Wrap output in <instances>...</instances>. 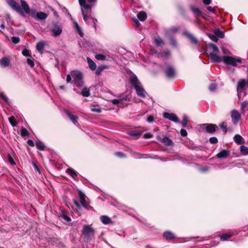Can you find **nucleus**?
<instances>
[{"label": "nucleus", "instance_id": "nucleus-1", "mask_svg": "<svg viewBox=\"0 0 248 248\" xmlns=\"http://www.w3.org/2000/svg\"><path fill=\"white\" fill-rule=\"evenodd\" d=\"M210 47L212 49L213 52L210 53L209 57L212 62L219 63L223 62L226 65L236 66L237 64L242 62V60L239 58L233 57L232 56H219L218 55L219 49L217 46L214 44L210 45Z\"/></svg>", "mask_w": 248, "mask_h": 248}, {"label": "nucleus", "instance_id": "nucleus-2", "mask_svg": "<svg viewBox=\"0 0 248 248\" xmlns=\"http://www.w3.org/2000/svg\"><path fill=\"white\" fill-rule=\"evenodd\" d=\"M97 0H78L81 7V11L84 20L88 25H93L95 29L96 28V19L91 17L92 7Z\"/></svg>", "mask_w": 248, "mask_h": 248}, {"label": "nucleus", "instance_id": "nucleus-3", "mask_svg": "<svg viewBox=\"0 0 248 248\" xmlns=\"http://www.w3.org/2000/svg\"><path fill=\"white\" fill-rule=\"evenodd\" d=\"M8 5L20 15L25 17V13L29 14L30 13V9L27 2L24 0H20V3L23 10L20 8V5L14 0H6Z\"/></svg>", "mask_w": 248, "mask_h": 248}, {"label": "nucleus", "instance_id": "nucleus-4", "mask_svg": "<svg viewBox=\"0 0 248 248\" xmlns=\"http://www.w3.org/2000/svg\"><path fill=\"white\" fill-rule=\"evenodd\" d=\"M130 82L136 91L137 94L143 98L146 97V92L144 90L138 78H130Z\"/></svg>", "mask_w": 248, "mask_h": 248}, {"label": "nucleus", "instance_id": "nucleus-5", "mask_svg": "<svg viewBox=\"0 0 248 248\" xmlns=\"http://www.w3.org/2000/svg\"><path fill=\"white\" fill-rule=\"evenodd\" d=\"M82 233L87 238L91 239L93 236L94 230L91 225H84L83 227Z\"/></svg>", "mask_w": 248, "mask_h": 248}, {"label": "nucleus", "instance_id": "nucleus-6", "mask_svg": "<svg viewBox=\"0 0 248 248\" xmlns=\"http://www.w3.org/2000/svg\"><path fill=\"white\" fill-rule=\"evenodd\" d=\"M163 116L164 118L168 119L172 122L175 123H179V120L176 115L173 113H169L168 112H164L163 113Z\"/></svg>", "mask_w": 248, "mask_h": 248}, {"label": "nucleus", "instance_id": "nucleus-7", "mask_svg": "<svg viewBox=\"0 0 248 248\" xmlns=\"http://www.w3.org/2000/svg\"><path fill=\"white\" fill-rule=\"evenodd\" d=\"M203 127L206 129L207 132L211 133L215 132L217 128V125L212 124H204Z\"/></svg>", "mask_w": 248, "mask_h": 248}, {"label": "nucleus", "instance_id": "nucleus-8", "mask_svg": "<svg viewBox=\"0 0 248 248\" xmlns=\"http://www.w3.org/2000/svg\"><path fill=\"white\" fill-rule=\"evenodd\" d=\"M231 117L233 123L236 124L238 122L240 119V114L238 111L233 110L232 111Z\"/></svg>", "mask_w": 248, "mask_h": 248}, {"label": "nucleus", "instance_id": "nucleus-9", "mask_svg": "<svg viewBox=\"0 0 248 248\" xmlns=\"http://www.w3.org/2000/svg\"><path fill=\"white\" fill-rule=\"evenodd\" d=\"M10 63V59L8 57H2L0 59V66L1 67H6L8 66Z\"/></svg>", "mask_w": 248, "mask_h": 248}, {"label": "nucleus", "instance_id": "nucleus-10", "mask_svg": "<svg viewBox=\"0 0 248 248\" xmlns=\"http://www.w3.org/2000/svg\"><path fill=\"white\" fill-rule=\"evenodd\" d=\"M78 196L81 205L85 208H87L88 204L85 200V195L81 191H78Z\"/></svg>", "mask_w": 248, "mask_h": 248}, {"label": "nucleus", "instance_id": "nucleus-11", "mask_svg": "<svg viewBox=\"0 0 248 248\" xmlns=\"http://www.w3.org/2000/svg\"><path fill=\"white\" fill-rule=\"evenodd\" d=\"M230 152L229 150H223L217 155L218 158H226L230 155Z\"/></svg>", "mask_w": 248, "mask_h": 248}, {"label": "nucleus", "instance_id": "nucleus-12", "mask_svg": "<svg viewBox=\"0 0 248 248\" xmlns=\"http://www.w3.org/2000/svg\"><path fill=\"white\" fill-rule=\"evenodd\" d=\"M184 34L190 40L191 43L196 45L198 44V40L191 33L188 31H185L184 32Z\"/></svg>", "mask_w": 248, "mask_h": 248}, {"label": "nucleus", "instance_id": "nucleus-13", "mask_svg": "<svg viewBox=\"0 0 248 248\" xmlns=\"http://www.w3.org/2000/svg\"><path fill=\"white\" fill-rule=\"evenodd\" d=\"M53 35L55 37L60 35L62 32V28L58 26H55L51 30Z\"/></svg>", "mask_w": 248, "mask_h": 248}, {"label": "nucleus", "instance_id": "nucleus-14", "mask_svg": "<svg viewBox=\"0 0 248 248\" xmlns=\"http://www.w3.org/2000/svg\"><path fill=\"white\" fill-rule=\"evenodd\" d=\"M82 78V73L78 70L72 71L71 74H68L66 78Z\"/></svg>", "mask_w": 248, "mask_h": 248}, {"label": "nucleus", "instance_id": "nucleus-15", "mask_svg": "<svg viewBox=\"0 0 248 248\" xmlns=\"http://www.w3.org/2000/svg\"><path fill=\"white\" fill-rule=\"evenodd\" d=\"M47 17L46 14L43 12H39L36 13L35 18L38 20H44Z\"/></svg>", "mask_w": 248, "mask_h": 248}, {"label": "nucleus", "instance_id": "nucleus-16", "mask_svg": "<svg viewBox=\"0 0 248 248\" xmlns=\"http://www.w3.org/2000/svg\"><path fill=\"white\" fill-rule=\"evenodd\" d=\"M159 140L166 145L169 146L172 144V141L168 137H165L163 138H160Z\"/></svg>", "mask_w": 248, "mask_h": 248}, {"label": "nucleus", "instance_id": "nucleus-17", "mask_svg": "<svg viewBox=\"0 0 248 248\" xmlns=\"http://www.w3.org/2000/svg\"><path fill=\"white\" fill-rule=\"evenodd\" d=\"M65 113L69 117L71 121L74 123L76 124L77 122L78 117L77 115H75L69 112L68 110H65Z\"/></svg>", "mask_w": 248, "mask_h": 248}, {"label": "nucleus", "instance_id": "nucleus-18", "mask_svg": "<svg viewBox=\"0 0 248 248\" xmlns=\"http://www.w3.org/2000/svg\"><path fill=\"white\" fill-rule=\"evenodd\" d=\"M166 75L168 77H173L175 75V71L171 67H168L166 71Z\"/></svg>", "mask_w": 248, "mask_h": 248}, {"label": "nucleus", "instance_id": "nucleus-19", "mask_svg": "<svg viewBox=\"0 0 248 248\" xmlns=\"http://www.w3.org/2000/svg\"><path fill=\"white\" fill-rule=\"evenodd\" d=\"M100 220L104 224H108L111 223V219L107 216H102Z\"/></svg>", "mask_w": 248, "mask_h": 248}, {"label": "nucleus", "instance_id": "nucleus-20", "mask_svg": "<svg viewBox=\"0 0 248 248\" xmlns=\"http://www.w3.org/2000/svg\"><path fill=\"white\" fill-rule=\"evenodd\" d=\"M234 141L238 144H241L244 143V139L239 135H235L233 137Z\"/></svg>", "mask_w": 248, "mask_h": 248}, {"label": "nucleus", "instance_id": "nucleus-21", "mask_svg": "<svg viewBox=\"0 0 248 248\" xmlns=\"http://www.w3.org/2000/svg\"><path fill=\"white\" fill-rule=\"evenodd\" d=\"M137 16L140 21H143L146 19L147 15L145 12L141 11L138 14Z\"/></svg>", "mask_w": 248, "mask_h": 248}, {"label": "nucleus", "instance_id": "nucleus-22", "mask_svg": "<svg viewBox=\"0 0 248 248\" xmlns=\"http://www.w3.org/2000/svg\"><path fill=\"white\" fill-rule=\"evenodd\" d=\"M232 233L229 232L223 234L220 236V240L223 241L228 240L232 235Z\"/></svg>", "mask_w": 248, "mask_h": 248}, {"label": "nucleus", "instance_id": "nucleus-23", "mask_svg": "<svg viewBox=\"0 0 248 248\" xmlns=\"http://www.w3.org/2000/svg\"><path fill=\"white\" fill-rule=\"evenodd\" d=\"M164 237L167 240L171 239L174 238V234L170 232H166L164 233Z\"/></svg>", "mask_w": 248, "mask_h": 248}, {"label": "nucleus", "instance_id": "nucleus-24", "mask_svg": "<svg viewBox=\"0 0 248 248\" xmlns=\"http://www.w3.org/2000/svg\"><path fill=\"white\" fill-rule=\"evenodd\" d=\"M87 61L89 67L92 70H94L96 68V64L90 58H87Z\"/></svg>", "mask_w": 248, "mask_h": 248}, {"label": "nucleus", "instance_id": "nucleus-25", "mask_svg": "<svg viewBox=\"0 0 248 248\" xmlns=\"http://www.w3.org/2000/svg\"><path fill=\"white\" fill-rule=\"evenodd\" d=\"M45 46V44L44 41H40L39 42H38L37 44L36 49L39 51H40L44 49Z\"/></svg>", "mask_w": 248, "mask_h": 248}, {"label": "nucleus", "instance_id": "nucleus-26", "mask_svg": "<svg viewBox=\"0 0 248 248\" xmlns=\"http://www.w3.org/2000/svg\"><path fill=\"white\" fill-rule=\"evenodd\" d=\"M214 33L216 34L217 37H218L219 38H223L224 37V33L218 29L215 30Z\"/></svg>", "mask_w": 248, "mask_h": 248}, {"label": "nucleus", "instance_id": "nucleus-27", "mask_svg": "<svg viewBox=\"0 0 248 248\" xmlns=\"http://www.w3.org/2000/svg\"><path fill=\"white\" fill-rule=\"evenodd\" d=\"M81 94L83 96H85V97H88L90 95V91H89V89L87 88V87H85L84 88L81 92Z\"/></svg>", "mask_w": 248, "mask_h": 248}, {"label": "nucleus", "instance_id": "nucleus-28", "mask_svg": "<svg viewBox=\"0 0 248 248\" xmlns=\"http://www.w3.org/2000/svg\"><path fill=\"white\" fill-rule=\"evenodd\" d=\"M74 82L76 86L78 87H81L83 85V81L82 78H75Z\"/></svg>", "mask_w": 248, "mask_h": 248}, {"label": "nucleus", "instance_id": "nucleus-29", "mask_svg": "<svg viewBox=\"0 0 248 248\" xmlns=\"http://www.w3.org/2000/svg\"><path fill=\"white\" fill-rule=\"evenodd\" d=\"M240 151L242 155H248V147L244 145H242L240 147Z\"/></svg>", "mask_w": 248, "mask_h": 248}, {"label": "nucleus", "instance_id": "nucleus-30", "mask_svg": "<svg viewBox=\"0 0 248 248\" xmlns=\"http://www.w3.org/2000/svg\"><path fill=\"white\" fill-rule=\"evenodd\" d=\"M154 40H155V44L157 46H161L164 45V42H163V40L159 37L155 38L154 39Z\"/></svg>", "mask_w": 248, "mask_h": 248}, {"label": "nucleus", "instance_id": "nucleus-31", "mask_svg": "<svg viewBox=\"0 0 248 248\" xmlns=\"http://www.w3.org/2000/svg\"><path fill=\"white\" fill-rule=\"evenodd\" d=\"M74 24L75 27L76 28L77 30L78 31L79 35L81 37H82L83 35V33L82 32V31H81V28L79 27V26L78 25V23L76 22H75L74 23Z\"/></svg>", "mask_w": 248, "mask_h": 248}, {"label": "nucleus", "instance_id": "nucleus-32", "mask_svg": "<svg viewBox=\"0 0 248 248\" xmlns=\"http://www.w3.org/2000/svg\"><path fill=\"white\" fill-rule=\"evenodd\" d=\"M8 119H9V121L10 123L13 126H15L16 125L17 123L16 122V119H15V118L14 117H13V116L10 117Z\"/></svg>", "mask_w": 248, "mask_h": 248}, {"label": "nucleus", "instance_id": "nucleus-33", "mask_svg": "<svg viewBox=\"0 0 248 248\" xmlns=\"http://www.w3.org/2000/svg\"><path fill=\"white\" fill-rule=\"evenodd\" d=\"M66 172L73 177H74L75 176H77V172L72 169H67Z\"/></svg>", "mask_w": 248, "mask_h": 248}, {"label": "nucleus", "instance_id": "nucleus-34", "mask_svg": "<svg viewBox=\"0 0 248 248\" xmlns=\"http://www.w3.org/2000/svg\"><path fill=\"white\" fill-rule=\"evenodd\" d=\"M36 146L40 150H44L45 149L44 144L40 141H37L36 143Z\"/></svg>", "mask_w": 248, "mask_h": 248}, {"label": "nucleus", "instance_id": "nucleus-35", "mask_svg": "<svg viewBox=\"0 0 248 248\" xmlns=\"http://www.w3.org/2000/svg\"><path fill=\"white\" fill-rule=\"evenodd\" d=\"M124 100H126V98H123L119 99H115L112 100L111 102L113 105H117Z\"/></svg>", "mask_w": 248, "mask_h": 248}, {"label": "nucleus", "instance_id": "nucleus-36", "mask_svg": "<svg viewBox=\"0 0 248 248\" xmlns=\"http://www.w3.org/2000/svg\"><path fill=\"white\" fill-rule=\"evenodd\" d=\"M188 121V118L186 115H184L183 117V121L182 122V124L183 127H186L187 125Z\"/></svg>", "mask_w": 248, "mask_h": 248}, {"label": "nucleus", "instance_id": "nucleus-37", "mask_svg": "<svg viewBox=\"0 0 248 248\" xmlns=\"http://www.w3.org/2000/svg\"><path fill=\"white\" fill-rule=\"evenodd\" d=\"M248 106V102L244 101L242 102L241 104V109L242 113H245V108Z\"/></svg>", "mask_w": 248, "mask_h": 248}, {"label": "nucleus", "instance_id": "nucleus-38", "mask_svg": "<svg viewBox=\"0 0 248 248\" xmlns=\"http://www.w3.org/2000/svg\"><path fill=\"white\" fill-rule=\"evenodd\" d=\"M29 132L25 128H22L21 130V135L23 137L28 136L29 135Z\"/></svg>", "mask_w": 248, "mask_h": 248}, {"label": "nucleus", "instance_id": "nucleus-39", "mask_svg": "<svg viewBox=\"0 0 248 248\" xmlns=\"http://www.w3.org/2000/svg\"><path fill=\"white\" fill-rule=\"evenodd\" d=\"M208 36L211 38L213 41L216 42H217L218 39L216 34H209Z\"/></svg>", "mask_w": 248, "mask_h": 248}, {"label": "nucleus", "instance_id": "nucleus-40", "mask_svg": "<svg viewBox=\"0 0 248 248\" xmlns=\"http://www.w3.org/2000/svg\"><path fill=\"white\" fill-rule=\"evenodd\" d=\"M215 81H214V82H215ZM217 88V85L216 84V83L215 82H213L212 83V84L210 85L209 86V90L211 91H215Z\"/></svg>", "mask_w": 248, "mask_h": 248}, {"label": "nucleus", "instance_id": "nucleus-41", "mask_svg": "<svg viewBox=\"0 0 248 248\" xmlns=\"http://www.w3.org/2000/svg\"><path fill=\"white\" fill-rule=\"evenodd\" d=\"M191 9L193 13L196 14L197 16H200L201 14V12L198 8L193 7Z\"/></svg>", "mask_w": 248, "mask_h": 248}, {"label": "nucleus", "instance_id": "nucleus-42", "mask_svg": "<svg viewBox=\"0 0 248 248\" xmlns=\"http://www.w3.org/2000/svg\"><path fill=\"white\" fill-rule=\"evenodd\" d=\"M220 127L226 132L227 129V123L224 122L219 124Z\"/></svg>", "mask_w": 248, "mask_h": 248}, {"label": "nucleus", "instance_id": "nucleus-43", "mask_svg": "<svg viewBox=\"0 0 248 248\" xmlns=\"http://www.w3.org/2000/svg\"><path fill=\"white\" fill-rule=\"evenodd\" d=\"M95 58L98 60L103 61L105 59V56L102 54H97L95 55Z\"/></svg>", "mask_w": 248, "mask_h": 248}, {"label": "nucleus", "instance_id": "nucleus-44", "mask_svg": "<svg viewBox=\"0 0 248 248\" xmlns=\"http://www.w3.org/2000/svg\"><path fill=\"white\" fill-rule=\"evenodd\" d=\"M178 30V28L176 27H173L169 29L168 31V33H175Z\"/></svg>", "mask_w": 248, "mask_h": 248}, {"label": "nucleus", "instance_id": "nucleus-45", "mask_svg": "<svg viewBox=\"0 0 248 248\" xmlns=\"http://www.w3.org/2000/svg\"><path fill=\"white\" fill-rule=\"evenodd\" d=\"M12 42L14 44H17L19 42L20 39L18 37H12Z\"/></svg>", "mask_w": 248, "mask_h": 248}, {"label": "nucleus", "instance_id": "nucleus-46", "mask_svg": "<svg viewBox=\"0 0 248 248\" xmlns=\"http://www.w3.org/2000/svg\"><path fill=\"white\" fill-rule=\"evenodd\" d=\"M209 141L212 144H215L217 142L218 140L216 137H211L209 139Z\"/></svg>", "mask_w": 248, "mask_h": 248}, {"label": "nucleus", "instance_id": "nucleus-47", "mask_svg": "<svg viewBox=\"0 0 248 248\" xmlns=\"http://www.w3.org/2000/svg\"><path fill=\"white\" fill-rule=\"evenodd\" d=\"M27 62L28 64L29 65H30L31 67H33L34 65V62H33V61H32L30 59H27Z\"/></svg>", "mask_w": 248, "mask_h": 248}, {"label": "nucleus", "instance_id": "nucleus-48", "mask_svg": "<svg viewBox=\"0 0 248 248\" xmlns=\"http://www.w3.org/2000/svg\"><path fill=\"white\" fill-rule=\"evenodd\" d=\"M8 158L9 161L10 162V163L11 165H15L16 163H15L14 159H13V158L10 155H8Z\"/></svg>", "mask_w": 248, "mask_h": 248}, {"label": "nucleus", "instance_id": "nucleus-49", "mask_svg": "<svg viewBox=\"0 0 248 248\" xmlns=\"http://www.w3.org/2000/svg\"><path fill=\"white\" fill-rule=\"evenodd\" d=\"M62 217L67 222L71 221V218L63 214L62 215Z\"/></svg>", "mask_w": 248, "mask_h": 248}, {"label": "nucleus", "instance_id": "nucleus-50", "mask_svg": "<svg viewBox=\"0 0 248 248\" xmlns=\"http://www.w3.org/2000/svg\"><path fill=\"white\" fill-rule=\"evenodd\" d=\"M36 13H36L35 10L33 9H30V13L29 14H30L33 18H35Z\"/></svg>", "mask_w": 248, "mask_h": 248}, {"label": "nucleus", "instance_id": "nucleus-51", "mask_svg": "<svg viewBox=\"0 0 248 248\" xmlns=\"http://www.w3.org/2000/svg\"><path fill=\"white\" fill-rule=\"evenodd\" d=\"M0 97L1 99H2L6 102H8V99L2 93H0Z\"/></svg>", "mask_w": 248, "mask_h": 248}, {"label": "nucleus", "instance_id": "nucleus-52", "mask_svg": "<svg viewBox=\"0 0 248 248\" xmlns=\"http://www.w3.org/2000/svg\"><path fill=\"white\" fill-rule=\"evenodd\" d=\"M180 134L182 136L185 137L187 135V132L186 131V130L185 129H182L180 130Z\"/></svg>", "mask_w": 248, "mask_h": 248}, {"label": "nucleus", "instance_id": "nucleus-53", "mask_svg": "<svg viewBox=\"0 0 248 248\" xmlns=\"http://www.w3.org/2000/svg\"><path fill=\"white\" fill-rule=\"evenodd\" d=\"M22 54L24 55V56H30V53H29V51L27 49H24L22 51Z\"/></svg>", "mask_w": 248, "mask_h": 248}, {"label": "nucleus", "instance_id": "nucleus-54", "mask_svg": "<svg viewBox=\"0 0 248 248\" xmlns=\"http://www.w3.org/2000/svg\"><path fill=\"white\" fill-rule=\"evenodd\" d=\"M152 137H153V135L149 133H146L144 135V138L145 139H149V138H152Z\"/></svg>", "mask_w": 248, "mask_h": 248}, {"label": "nucleus", "instance_id": "nucleus-55", "mask_svg": "<svg viewBox=\"0 0 248 248\" xmlns=\"http://www.w3.org/2000/svg\"><path fill=\"white\" fill-rule=\"evenodd\" d=\"M154 118L152 116H150L147 118V121L149 123H152L154 121Z\"/></svg>", "mask_w": 248, "mask_h": 248}, {"label": "nucleus", "instance_id": "nucleus-56", "mask_svg": "<svg viewBox=\"0 0 248 248\" xmlns=\"http://www.w3.org/2000/svg\"><path fill=\"white\" fill-rule=\"evenodd\" d=\"M221 50H222V51L223 53V54H229V51L227 49H226L224 47H222Z\"/></svg>", "mask_w": 248, "mask_h": 248}, {"label": "nucleus", "instance_id": "nucleus-57", "mask_svg": "<svg viewBox=\"0 0 248 248\" xmlns=\"http://www.w3.org/2000/svg\"><path fill=\"white\" fill-rule=\"evenodd\" d=\"M91 110L93 112H100L101 111V110L100 108H92Z\"/></svg>", "mask_w": 248, "mask_h": 248}, {"label": "nucleus", "instance_id": "nucleus-58", "mask_svg": "<svg viewBox=\"0 0 248 248\" xmlns=\"http://www.w3.org/2000/svg\"><path fill=\"white\" fill-rule=\"evenodd\" d=\"M27 143L31 146L33 147L34 146V143L33 141L31 140H28Z\"/></svg>", "mask_w": 248, "mask_h": 248}, {"label": "nucleus", "instance_id": "nucleus-59", "mask_svg": "<svg viewBox=\"0 0 248 248\" xmlns=\"http://www.w3.org/2000/svg\"><path fill=\"white\" fill-rule=\"evenodd\" d=\"M115 155L119 157H123L124 156V153L122 152H117L115 153Z\"/></svg>", "mask_w": 248, "mask_h": 248}, {"label": "nucleus", "instance_id": "nucleus-60", "mask_svg": "<svg viewBox=\"0 0 248 248\" xmlns=\"http://www.w3.org/2000/svg\"><path fill=\"white\" fill-rule=\"evenodd\" d=\"M140 134V132H132L130 134L131 135L134 136H138Z\"/></svg>", "mask_w": 248, "mask_h": 248}, {"label": "nucleus", "instance_id": "nucleus-61", "mask_svg": "<svg viewBox=\"0 0 248 248\" xmlns=\"http://www.w3.org/2000/svg\"><path fill=\"white\" fill-rule=\"evenodd\" d=\"M170 43L171 45H172L173 46H175L176 45V41L174 39L171 38H170Z\"/></svg>", "mask_w": 248, "mask_h": 248}, {"label": "nucleus", "instance_id": "nucleus-62", "mask_svg": "<svg viewBox=\"0 0 248 248\" xmlns=\"http://www.w3.org/2000/svg\"><path fill=\"white\" fill-rule=\"evenodd\" d=\"M207 10L210 12H211L214 13H215V9L211 6H208L207 7Z\"/></svg>", "mask_w": 248, "mask_h": 248}, {"label": "nucleus", "instance_id": "nucleus-63", "mask_svg": "<svg viewBox=\"0 0 248 248\" xmlns=\"http://www.w3.org/2000/svg\"><path fill=\"white\" fill-rule=\"evenodd\" d=\"M211 2V0H203V3L206 5H208L210 4Z\"/></svg>", "mask_w": 248, "mask_h": 248}, {"label": "nucleus", "instance_id": "nucleus-64", "mask_svg": "<svg viewBox=\"0 0 248 248\" xmlns=\"http://www.w3.org/2000/svg\"><path fill=\"white\" fill-rule=\"evenodd\" d=\"M74 204H75V205L77 206V207H79L80 206V204L79 203H78V202L76 201V200H74Z\"/></svg>", "mask_w": 248, "mask_h": 248}]
</instances>
